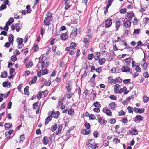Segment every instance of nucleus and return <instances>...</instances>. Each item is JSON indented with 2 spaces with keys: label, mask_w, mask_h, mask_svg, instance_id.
Wrapping results in <instances>:
<instances>
[{
  "label": "nucleus",
  "mask_w": 149,
  "mask_h": 149,
  "mask_svg": "<svg viewBox=\"0 0 149 149\" xmlns=\"http://www.w3.org/2000/svg\"><path fill=\"white\" fill-rule=\"evenodd\" d=\"M98 122L101 124H105L106 123V121L104 120V119H103L101 117L99 118Z\"/></svg>",
  "instance_id": "26"
},
{
  "label": "nucleus",
  "mask_w": 149,
  "mask_h": 149,
  "mask_svg": "<svg viewBox=\"0 0 149 149\" xmlns=\"http://www.w3.org/2000/svg\"><path fill=\"white\" fill-rule=\"evenodd\" d=\"M33 50L35 52H37L39 49L37 44H35L32 48Z\"/></svg>",
  "instance_id": "37"
},
{
  "label": "nucleus",
  "mask_w": 149,
  "mask_h": 149,
  "mask_svg": "<svg viewBox=\"0 0 149 149\" xmlns=\"http://www.w3.org/2000/svg\"><path fill=\"white\" fill-rule=\"evenodd\" d=\"M45 96V94H44L43 92H39L37 95V97L39 100L41 98H43Z\"/></svg>",
  "instance_id": "11"
},
{
  "label": "nucleus",
  "mask_w": 149,
  "mask_h": 149,
  "mask_svg": "<svg viewBox=\"0 0 149 149\" xmlns=\"http://www.w3.org/2000/svg\"><path fill=\"white\" fill-rule=\"evenodd\" d=\"M126 11V9L125 8H123L120 10V12L121 14H124Z\"/></svg>",
  "instance_id": "64"
},
{
  "label": "nucleus",
  "mask_w": 149,
  "mask_h": 149,
  "mask_svg": "<svg viewBox=\"0 0 149 149\" xmlns=\"http://www.w3.org/2000/svg\"><path fill=\"white\" fill-rule=\"evenodd\" d=\"M140 30L139 29H135L134 30L133 33L137 34L139 33Z\"/></svg>",
  "instance_id": "46"
},
{
  "label": "nucleus",
  "mask_w": 149,
  "mask_h": 149,
  "mask_svg": "<svg viewBox=\"0 0 149 149\" xmlns=\"http://www.w3.org/2000/svg\"><path fill=\"white\" fill-rule=\"evenodd\" d=\"M22 25L20 24H16V29L17 32L19 31L22 28Z\"/></svg>",
  "instance_id": "28"
},
{
  "label": "nucleus",
  "mask_w": 149,
  "mask_h": 149,
  "mask_svg": "<svg viewBox=\"0 0 149 149\" xmlns=\"http://www.w3.org/2000/svg\"><path fill=\"white\" fill-rule=\"evenodd\" d=\"M76 45V44L74 42H72L70 45V47L72 49H75V47Z\"/></svg>",
  "instance_id": "42"
},
{
  "label": "nucleus",
  "mask_w": 149,
  "mask_h": 149,
  "mask_svg": "<svg viewBox=\"0 0 149 149\" xmlns=\"http://www.w3.org/2000/svg\"><path fill=\"white\" fill-rule=\"evenodd\" d=\"M40 106V102H38L33 104V108L34 109H39Z\"/></svg>",
  "instance_id": "8"
},
{
  "label": "nucleus",
  "mask_w": 149,
  "mask_h": 149,
  "mask_svg": "<svg viewBox=\"0 0 149 149\" xmlns=\"http://www.w3.org/2000/svg\"><path fill=\"white\" fill-rule=\"evenodd\" d=\"M94 141L93 139H90L88 140V141L87 143V146L88 147H89V145H92L94 144Z\"/></svg>",
  "instance_id": "22"
},
{
  "label": "nucleus",
  "mask_w": 149,
  "mask_h": 149,
  "mask_svg": "<svg viewBox=\"0 0 149 149\" xmlns=\"http://www.w3.org/2000/svg\"><path fill=\"white\" fill-rule=\"evenodd\" d=\"M14 19L13 18H9L8 21L7 22H8L9 24H10V25L11 24L13 23L14 22Z\"/></svg>",
  "instance_id": "51"
},
{
  "label": "nucleus",
  "mask_w": 149,
  "mask_h": 149,
  "mask_svg": "<svg viewBox=\"0 0 149 149\" xmlns=\"http://www.w3.org/2000/svg\"><path fill=\"white\" fill-rule=\"evenodd\" d=\"M31 72L29 70H26L24 72V74H23V76L25 77H26L27 76H28L30 75L31 74Z\"/></svg>",
  "instance_id": "33"
},
{
  "label": "nucleus",
  "mask_w": 149,
  "mask_h": 149,
  "mask_svg": "<svg viewBox=\"0 0 149 149\" xmlns=\"http://www.w3.org/2000/svg\"><path fill=\"white\" fill-rule=\"evenodd\" d=\"M43 141L44 144H47L48 143L47 137H44L43 139Z\"/></svg>",
  "instance_id": "48"
},
{
  "label": "nucleus",
  "mask_w": 149,
  "mask_h": 149,
  "mask_svg": "<svg viewBox=\"0 0 149 149\" xmlns=\"http://www.w3.org/2000/svg\"><path fill=\"white\" fill-rule=\"evenodd\" d=\"M7 76V73L6 71H4L3 72H2L1 74V77L6 78Z\"/></svg>",
  "instance_id": "40"
},
{
  "label": "nucleus",
  "mask_w": 149,
  "mask_h": 149,
  "mask_svg": "<svg viewBox=\"0 0 149 149\" xmlns=\"http://www.w3.org/2000/svg\"><path fill=\"white\" fill-rule=\"evenodd\" d=\"M101 55V54L99 52H97L95 53V59L96 60H98L100 58V57Z\"/></svg>",
  "instance_id": "24"
},
{
  "label": "nucleus",
  "mask_w": 149,
  "mask_h": 149,
  "mask_svg": "<svg viewBox=\"0 0 149 149\" xmlns=\"http://www.w3.org/2000/svg\"><path fill=\"white\" fill-rule=\"evenodd\" d=\"M84 125L86 129H89L90 127L89 124L88 123H86L84 124Z\"/></svg>",
  "instance_id": "50"
},
{
  "label": "nucleus",
  "mask_w": 149,
  "mask_h": 149,
  "mask_svg": "<svg viewBox=\"0 0 149 149\" xmlns=\"http://www.w3.org/2000/svg\"><path fill=\"white\" fill-rule=\"evenodd\" d=\"M135 70L137 72H141V68L138 65H137L136 66Z\"/></svg>",
  "instance_id": "52"
},
{
  "label": "nucleus",
  "mask_w": 149,
  "mask_h": 149,
  "mask_svg": "<svg viewBox=\"0 0 149 149\" xmlns=\"http://www.w3.org/2000/svg\"><path fill=\"white\" fill-rule=\"evenodd\" d=\"M6 8V6L5 5L2 4L0 7V10L1 11L5 9Z\"/></svg>",
  "instance_id": "61"
},
{
  "label": "nucleus",
  "mask_w": 149,
  "mask_h": 149,
  "mask_svg": "<svg viewBox=\"0 0 149 149\" xmlns=\"http://www.w3.org/2000/svg\"><path fill=\"white\" fill-rule=\"evenodd\" d=\"M8 26H10V24H9L8 22H6L5 26L3 28V29L6 31H8Z\"/></svg>",
  "instance_id": "43"
},
{
  "label": "nucleus",
  "mask_w": 149,
  "mask_h": 149,
  "mask_svg": "<svg viewBox=\"0 0 149 149\" xmlns=\"http://www.w3.org/2000/svg\"><path fill=\"white\" fill-rule=\"evenodd\" d=\"M121 24V22L119 21H118L116 22V30L118 31V29L120 27Z\"/></svg>",
  "instance_id": "19"
},
{
  "label": "nucleus",
  "mask_w": 149,
  "mask_h": 149,
  "mask_svg": "<svg viewBox=\"0 0 149 149\" xmlns=\"http://www.w3.org/2000/svg\"><path fill=\"white\" fill-rule=\"evenodd\" d=\"M131 22L129 20H127L124 23V26L127 28H130L131 26Z\"/></svg>",
  "instance_id": "7"
},
{
  "label": "nucleus",
  "mask_w": 149,
  "mask_h": 149,
  "mask_svg": "<svg viewBox=\"0 0 149 149\" xmlns=\"http://www.w3.org/2000/svg\"><path fill=\"white\" fill-rule=\"evenodd\" d=\"M94 106L95 107L97 108H100L101 107L100 104L99 103V102L96 101L94 102L93 105V106Z\"/></svg>",
  "instance_id": "36"
},
{
  "label": "nucleus",
  "mask_w": 149,
  "mask_h": 149,
  "mask_svg": "<svg viewBox=\"0 0 149 149\" xmlns=\"http://www.w3.org/2000/svg\"><path fill=\"white\" fill-rule=\"evenodd\" d=\"M70 1L69 0H67L65 2V8L67 9L70 7Z\"/></svg>",
  "instance_id": "20"
},
{
  "label": "nucleus",
  "mask_w": 149,
  "mask_h": 149,
  "mask_svg": "<svg viewBox=\"0 0 149 149\" xmlns=\"http://www.w3.org/2000/svg\"><path fill=\"white\" fill-rule=\"evenodd\" d=\"M98 62L100 65H102L104 64L105 61L106 59L105 58H103L100 59H99Z\"/></svg>",
  "instance_id": "27"
},
{
  "label": "nucleus",
  "mask_w": 149,
  "mask_h": 149,
  "mask_svg": "<svg viewBox=\"0 0 149 149\" xmlns=\"http://www.w3.org/2000/svg\"><path fill=\"white\" fill-rule=\"evenodd\" d=\"M121 42L123 43V45L126 47L125 48V49H128L130 50H132V48L131 47L127 46V44L125 40H122Z\"/></svg>",
  "instance_id": "21"
},
{
  "label": "nucleus",
  "mask_w": 149,
  "mask_h": 149,
  "mask_svg": "<svg viewBox=\"0 0 149 149\" xmlns=\"http://www.w3.org/2000/svg\"><path fill=\"white\" fill-rule=\"evenodd\" d=\"M91 38H86L84 40V42L85 44V46L86 47H87L89 42V40Z\"/></svg>",
  "instance_id": "17"
},
{
  "label": "nucleus",
  "mask_w": 149,
  "mask_h": 149,
  "mask_svg": "<svg viewBox=\"0 0 149 149\" xmlns=\"http://www.w3.org/2000/svg\"><path fill=\"white\" fill-rule=\"evenodd\" d=\"M114 91L115 94H117L118 93V90L119 89L120 85L118 84H116L114 85Z\"/></svg>",
  "instance_id": "18"
},
{
  "label": "nucleus",
  "mask_w": 149,
  "mask_h": 149,
  "mask_svg": "<svg viewBox=\"0 0 149 149\" xmlns=\"http://www.w3.org/2000/svg\"><path fill=\"white\" fill-rule=\"evenodd\" d=\"M68 36L66 33H64L61 35L60 38L63 40H65L67 38Z\"/></svg>",
  "instance_id": "14"
},
{
  "label": "nucleus",
  "mask_w": 149,
  "mask_h": 149,
  "mask_svg": "<svg viewBox=\"0 0 149 149\" xmlns=\"http://www.w3.org/2000/svg\"><path fill=\"white\" fill-rule=\"evenodd\" d=\"M147 8H148L146 5H141V8L139 9V10L141 12L143 13L146 10Z\"/></svg>",
  "instance_id": "12"
},
{
  "label": "nucleus",
  "mask_w": 149,
  "mask_h": 149,
  "mask_svg": "<svg viewBox=\"0 0 149 149\" xmlns=\"http://www.w3.org/2000/svg\"><path fill=\"white\" fill-rule=\"evenodd\" d=\"M130 133L132 135H136L138 134V131L136 129H133L130 132Z\"/></svg>",
  "instance_id": "34"
},
{
  "label": "nucleus",
  "mask_w": 149,
  "mask_h": 149,
  "mask_svg": "<svg viewBox=\"0 0 149 149\" xmlns=\"http://www.w3.org/2000/svg\"><path fill=\"white\" fill-rule=\"evenodd\" d=\"M125 61V63L127 65H129L131 61V59L130 58H128L124 60Z\"/></svg>",
  "instance_id": "35"
},
{
  "label": "nucleus",
  "mask_w": 149,
  "mask_h": 149,
  "mask_svg": "<svg viewBox=\"0 0 149 149\" xmlns=\"http://www.w3.org/2000/svg\"><path fill=\"white\" fill-rule=\"evenodd\" d=\"M37 80V77L36 76L32 78L31 81L29 82V84L31 85L35 83L36 82Z\"/></svg>",
  "instance_id": "15"
},
{
  "label": "nucleus",
  "mask_w": 149,
  "mask_h": 149,
  "mask_svg": "<svg viewBox=\"0 0 149 149\" xmlns=\"http://www.w3.org/2000/svg\"><path fill=\"white\" fill-rule=\"evenodd\" d=\"M33 65V63L32 61H30L28 62H27L25 65L26 68H29L32 67Z\"/></svg>",
  "instance_id": "16"
},
{
  "label": "nucleus",
  "mask_w": 149,
  "mask_h": 149,
  "mask_svg": "<svg viewBox=\"0 0 149 149\" xmlns=\"http://www.w3.org/2000/svg\"><path fill=\"white\" fill-rule=\"evenodd\" d=\"M52 116L49 115L45 120V124H47L51 120Z\"/></svg>",
  "instance_id": "32"
},
{
  "label": "nucleus",
  "mask_w": 149,
  "mask_h": 149,
  "mask_svg": "<svg viewBox=\"0 0 149 149\" xmlns=\"http://www.w3.org/2000/svg\"><path fill=\"white\" fill-rule=\"evenodd\" d=\"M149 100V97H147V96L145 95L143 97V101L144 102H147Z\"/></svg>",
  "instance_id": "41"
},
{
  "label": "nucleus",
  "mask_w": 149,
  "mask_h": 149,
  "mask_svg": "<svg viewBox=\"0 0 149 149\" xmlns=\"http://www.w3.org/2000/svg\"><path fill=\"white\" fill-rule=\"evenodd\" d=\"M142 66L143 69L144 70L146 69L147 67V64L146 63H145V61H144L143 62V64L142 65Z\"/></svg>",
  "instance_id": "38"
},
{
  "label": "nucleus",
  "mask_w": 149,
  "mask_h": 149,
  "mask_svg": "<svg viewBox=\"0 0 149 149\" xmlns=\"http://www.w3.org/2000/svg\"><path fill=\"white\" fill-rule=\"evenodd\" d=\"M77 34V29L74 28L72 29L70 34V38L72 39H74Z\"/></svg>",
  "instance_id": "1"
},
{
  "label": "nucleus",
  "mask_w": 149,
  "mask_h": 149,
  "mask_svg": "<svg viewBox=\"0 0 149 149\" xmlns=\"http://www.w3.org/2000/svg\"><path fill=\"white\" fill-rule=\"evenodd\" d=\"M51 81L50 80H48V81L45 82V84L46 86H49L50 85Z\"/></svg>",
  "instance_id": "60"
},
{
  "label": "nucleus",
  "mask_w": 149,
  "mask_h": 149,
  "mask_svg": "<svg viewBox=\"0 0 149 149\" xmlns=\"http://www.w3.org/2000/svg\"><path fill=\"white\" fill-rule=\"evenodd\" d=\"M108 82L110 84L113 83V79L112 77L110 76L108 77Z\"/></svg>",
  "instance_id": "39"
},
{
  "label": "nucleus",
  "mask_w": 149,
  "mask_h": 149,
  "mask_svg": "<svg viewBox=\"0 0 149 149\" xmlns=\"http://www.w3.org/2000/svg\"><path fill=\"white\" fill-rule=\"evenodd\" d=\"M8 39L10 42H12L13 41V35L11 34L10 35Z\"/></svg>",
  "instance_id": "49"
},
{
  "label": "nucleus",
  "mask_w": 149,
  "mask_h": 149,
  "mask_svg": "<svg viewBox=\"0 0 149 149\" xmlns=\"http://www.w3.org/2000/svg\"><path fill=\"white\" fill-rule=\"evenodd\" d=\"M57 128V126L56 125H54L51 127V130L52 132H54Z\"/></svg>",
  "instance_id": "57"
},
{
  "label": "nucleus",
  "mask_w": 149,
  "mask_h": 149,
  "mask_svg": "<svg viewBox=\"0 0 149 149\" xmlns=\"http://www.w3.org/2000/svg\"><path fill=\"white\" fill-rule=\"evenodd\" d=\"M62 127L61 125H59L58 127L57 131L56 132V133L57 135L59 134L62 130Z\"/></svg>",
  "instance_id": "23"
},
{
  "label": "nucleus",
  "mask_w": 149,
  "mask_h": 149,
  "mask_svg": "<svg viewBox=\"0 0 149 149\" xmlns=\"http://www.w3.org/2000/svg\"><path fill=\"white\" fill-rule=\"evenodd\" d=\"M103 112L107 115L112 116V113L110 110L104 108L103 109Z\"/></svg>",
  "instance_id": "6"
},
{
  "label": "nucleus",
  "mask_w": 149,
  "mask_h": 149,
  "mask_svg": "<svg viewBox=\"0 0 149 149\" xmlns=\"http://www.w3.org/2000/svg\"><path fill=\"white\" fill-rule=\"evenodd\" d=\"M93 56L94 55L93 54H89L88 56V58L90 60H91L93 58Z\"/></svg>",
  "instance_id": "59"
},
{
  "label": "nucleus",
  "mask_w": 149,
  "mask_h": 149,
  "mask_svg": "<svg viewBox=\"0 0 149 149\" xmlns=\"http://www.w3.org/2000/svg\"><path fill=\"white\" fill-rule=\"evenodd\" d=\"M51 115L55 118H57L58 117L59 112L58 111H56V112L54 113H52Z\"/></svg>",
  "instance_id": "30"
},
{
  "label": "nucleus",
  "mask_w": 149,
  "mask_h": 149,
  "mask_svg": "<svg viewBox=\"0 0 149 149\" xmlns=\"http://www.w3.org/2000/svg\"><path fill=\"white\" fill-rule=\"evenodd\" d=\"M115 106V104L114 102H112L109 104V108L111 109H113Z\"/></svg>",
  "instance_id": "29"
},
{
  "label": "nucleus",
  "mask_w": 149,
  "mask_h": 149,
  "mask_svg": "<svg viewBox=\"0 0 149 149\" xmlns=\"http://www.w3.org/2000/svg\"><path fill=\"white\" fill-rule=\"evenodd\" d=\"M135 118L137 120L139 121H141L142 120V117L141 115H139L137 116Z\"/></svg>",
  "instance_id": "55"
},
{
  "label": "nucleus",
  "mask_w": 149,
  "mask_h": 149,
  "mask_svg": "<svg viewBox=\"0 0 149 149\" xmlns=\"http://www.w3.org/2000/svg\"><path fill=\"white\" fill-rule=\"evenodd\" d=\"M28 89L29 87L27 86H26L24 88V92L26 95H28L29 94Z\"/></svg>",
  "instance_id": "45"
},
{
  "label": "nucleus",
  "mask_w": 149,
  "mask_h": 149,
  "mask_svg": "<svg viewBox=\"0 0 149 149\" xmlns=\"http://www.w3.org/2000/svg\"><path fill=\"white\" fill-rule=\"evenodd\" d=\"M6 129L9 128L12 126V124L10 123H6L4 125Z\"/></svg>",
  "instance_id": "44"
},
{
  "label": "nucleus",
  "mask_w": 149,
  "mask_h": 149,
  "mask_svg": "<svg viewBox=\"0 0 149 149\" xmlns=\"http://www.w3.org/2000/svg\"><path fill=\"white\" fill-rule=\"evenodd\" d=\"M121 70L124 72H130V69L127 66H124L122 67L121 69Z\"/></svg>",
  "instance_id": "9"
},
{
  "label": "nucleus",
  "mask_w": 149,
  "mask_h": 149,
  "mask_svg": "<svg viewBox=\"0 0 149 149\" xmlns=\"http://www.w3.org/2000/svg\"><path fill=\"white\" fill-rule=\"evenodd\" d=\"M112 24V20L111 19H107L105 21V27L109 28L110 27Z\"/></svg>",
  "instance_id": "3"
},
{
  "label": "nucleus",
  "mask_w": 149,
  "mask_h": 149,
  "mask_svg": "<svg viewBox=\"0 0 149 149\" xmlns=\"http://www.w3.org/2000/svg\"><path fill=\"white\" fill-rule=\"evenodd\" d=\"M26 8L27 9L26 11L28 13H29L31 12V10L30 9V6L29 5H28L27 6Z\"/></svg>",
  "instance_id": "47"
},
{
  "label": "nucleus",
  "mask_w": 149,
  "mask_h": 149,
  "mask_svg": "<svg viewBox=\"0 0 149 149\" xmlns=\"http://www.w3.org/2000/svg\"><path fill=\"white\" fill-rule=\"evenodd\" d=\"M144 111V108L139 109L138 113L140 114L143 113Z\"/></svg>",
  "instance_id": "63"
},
{
  "label": "nucleus",
  "mask_w": 149,
  "mask_h": 149,
  "mask_svg": "<svg viewBox=\"0 0 149 149\" xmlns=\"http://www.w3.org/2000/svg\"><path fill=\"white\" fill-rule=\"evenodd\" d=\"M64 100L63 99H60L59 100L58 104L59 106L62 105L63 103Z\"/></svg>",
  "instance_id": "58"
},
{
  "label": "nucleus",
  "mask_w": 149,
  "mask_h": 149,
  "mask_svg": "<svg viewBox=\"0 0 149 149\" xmlns=\"http://www.w3.org/2000/svg\"><path fill=\"white\" fill-rule=\"evenodd\" d=\"M113 83L115 84L118 82H121L122 80L121 79L120 77L116 78L113 79Z\"/></svg>",
  "instance_id": "25"
},
{
  "label": "nucleus",
  "mask_w": 149,
  "mask_h": 149,
  "mask_svg": "<svg viewBox=\"0 0 149 149\" xmlns=\"http://www.w3.org/2000/svg\"><path fill=\"white\" fill-rule=\"evenodd\" d=\"M17 40L18 43V48L19 49L22 48L23 46V44H22L23 42V39L21 38H17Z\"/></svg>",
  "instance_id": "2"
},
{
  "label": "nucleus",
  "mask_w": 149,
  "mask_h": 149,
  "mask_svg": "<svg viewBox=\"0 0 149 149\" xmlns=\"http://www.w3.org/2000/svg\"><path fill=\"white\" fill-rule=\"evenodd\" d=\"M39 63L40 64L41 67V68H42V69H43V68L44 67L45 65V62L44 61H39Z\"/></svg>",
  "instance_id": "56"
},
{
  "label": "nucleus",
  "mask_w": 149,
  "mask_h": 149,
  "mask_svg": "<svg viewBox=\"0 0 149 149\" xmlns=\"http://www.w3.org/2000/svg\"><path fill=\"white\" fill-rule=\"evenodd\" d=\"M128 110V112L129 113H132V108L130 106H128L127 108Z\"/></svg>",
  "instance_id": "62"
},
{
  "label": "nucleus",
  "mask_w": 149,
  "mask_h": 149,
  "mask_svg": "<svg viewBox=\"0 0 149 149\" xmlns=\"http://www.w3.org/2000/svg\"><path fill=\"white\" fill-rule=\"evenodd\" d=\"M113 142L115 143H119L120 142V140L118 138H114L113 140Z\"/></svg>",
  "instance_id": "53"
},
{
  "label": "nucleus",
  "mask_w": 149,
  "mask_h": 149,
  "mask_svg": "<svg viewBox=\"0 0 149 149\" xmlns=\"http://www.w3.org/2000/svg\"><path fill=\"white\" fill-rule=\"evenodd\" d=\"M72 83L70 81H68L66 84V89L67 91L69 92L72 89Z\"/></svg>",
  "instance_id": "4"
},
{
  "label": "nucleus",
  "mask_w": 149,
  "mask_h": 149,
  "mask_svg": "<svg viewBox=\"0 0 149 149\" xmlns=\"http://www.w3.org/2000/svg\"><path fill=\"white\" fill-rule=\"evenodd\" d=\"M68 114L70 116H72L74 113V110L71 108L69 109L68 111Z\"/></svg>",
  "instance_id": "31"
},
{
  "label": "nucleus",
  "mask_w": 149,
  "mask_h": 149,
  "mask_svg": "<svg viewBox=\"0 0 149 149\" xmlns=\"http://www.w3.org/2000/svg\"><path fill=\"white\" fill-rule=\"evenodd\" d=\"M49 21V17H46L44 20V24L49 26L50 24V22Z\"/></svg>",
  "instance_id": "13"
},
{
  "label": "nucleus",
  "mask_w": 149,
  "mask_h": 149,
  "mask_svg": "<svg viewBox=\"0 0 149 149\" xmlns=\"http://www.w3.org/2000/svg\"><path fill=\"white\" fill-rule=\"evenodd\" d=\"M91 131L90 130L86 131L85 129H82L81 130V133L85 135H88L89 134Z\"/></svg>",
  "instance_id": "10"
},
{
  "label": "nucleus",
  "mask_w": 149,
  "mask_h": 149,
  "mask_svg": "<svg viewBox=\"0 0 149 149\" xmlns=\"http://www.w3.org/2000/svg\"><path fill=\"white\" fill-rule=\"evenodd\" d=\"M91 30L90 29H89L88 30V38H91Z\"/></svg>",
  "instance_id": "54"
},
{
  "label": "nucleus",
  "mask_w": 149,
  "mask_h": 149,
  "mask_svg": "<svg viewBox=\"0 0 149 149\" xmlns=\"http://www.w3.org/2000/svg\"><path fill=\"white\" fill-rule=\"evenodd\" d=\"M135 17V15L132 12H128L127 14V17L129 19H132Z\"/></svg>",
  "instance_id": "5"
}]
</instances>
